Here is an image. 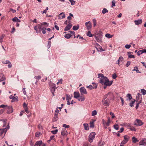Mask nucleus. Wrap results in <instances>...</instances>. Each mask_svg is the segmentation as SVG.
<instances>
[{
	"mask_svg": "<svg viewBox=\"0 0 146 146\" xmlns=\"http://www.w3.org/2000/svg\"><path fill=\"white\" fill-rule=\"evenodd\" d=\"M98 78H100L99 82L102 85L110 86L112 83V81H110L108 78L107 77L104 76L102 74H99Z\"/></svg>",
	"mask_w": 146,
	"mask_h": 146,
	"instance_id": "obj_1",
	"label": "nucleus"
},
{
	"mask_svg": "<svg viewBox=\"0 0 146 146\" xmlns=\"http://www.w3.org/2000/svg\"><path fill=\"white\" fill-rule=\"evenodd\" d=\"M38 29L39 33L42 31L43 34L46 33V27L48 25V24L46 22H44L38 24Z\"/></svg>",
	"mask_w": 146,
	"mask_h": 146,
	"instance_id": "obj_2",
	"label": "nucleus"
},
{
	"mask_svg": "<svg viewBox=\"0 0 146 146\" xmlns=\"http://www.w3.org/2000/svg\"><path fill=\"white\" fill-rule=\"evenodd\" d=\"M49 84L50 91L53 96H54V92H55V89H56L55 84L52 83L51 81L49 82Z\"/></svg>",
	"mask_w": 146,
	"mask_h": 146,
	"instance_id": "obj_3",
	"label": "nucleus"
},
{
	"mask_svg": "<svg viewBox=\"0 0 146 146\" xmlns=\"http://www.w3.org/2000/svg\"><path fill=\"white\" fill-rule=\"evenodd\" d=\"M9 124H8L6 127L5 128L0 129V136L5 135L7 131L9 129Z\"/></svg>",
	"mask_w": 146,
	"mask_h": 146,
	"instance_id": "obj_4",
	"label": "nucleus"
},
{
	"mask_svg": "<svg viewBox=\"0 0 146 146\" xmlns=\"http://www.w3.org/2000/svg\"><path fill=\"white\" fill-rule=\"evenodd\" d=\"M95 37L98 42H102V36L101 34L100 33L96 34L95 35Z\"/></svg>",
	"mask_w": 146,
	"mask_h": 146,
	"instance_id": "obj_5",
	"label": "nucleus"
},
{
	"mask_svg": "<svg viewBox=\"0 0 146 146\" xmlns=\"http://www.w3.org/2000/svg\"><path fill=\"white\" fill-rule=\"evenodd\" d=\"M96 133L95 132H92L90 133L89 136V141L91 143L93 141L95 138Z\"/></svg>",
	"mask_w": 146,
	"mask_h": 146,
	"instance_id": "obj_6",
	"label": "nucleus"
},
{
	"mask_svg": "<svg viewBox=\"0 0 146 146\" xmlns=\"http://www.w3.org/2000/svg\"><path fill=\"white\" fill-rule=\"evenodd\" d=\"M110 122V118L108 119L107 122H106L103 119L102 120V123L103 124L104 127L106 129L107 127L109 125Z\"/></svg>",
	"mask_w": 146,
	"mask_h": 146,
	"instance_id": "obj_7",
	"label": "nucleus"
},
{
	"mask_svg": "<svg viewBox=\"0 0 146 146\" xmlns=\"http://www.w3.org/2000/svg\"><path fill=\"white\" fill-rule=\"evenodd\" d=\"M85 25L88 30L90 31L91 30L92 27V24L90 21H88L86 22L85 23Z\"/></svg>",
	"mask_w": 146,
	"mask_h": 146,
	"instance_id": "obj_8",
	"label": "nucleus"
},
{
	"mask_svg": "<svg viewBox=\"0 0 146 146\" xmlns=\"http://www.w3.org/2000/svg\"><path fill=\"white\" fill-rule=\"evenodd\" d=\"M134 124L135 125L140 126L142 125L143 123L141 120L137 119L134 122Z\"/></svg>",
	"mask_w": 146,
	"mask_h": 146,
	"instance_id": "obj_9",
	"label": "nucleus"
},
{
	"mask_svg": "<svg viewBox=\"0 0 146 146\" xmlns=\"http://www.w3.org/2000/svg\"><path fill=\"white\" fill-rule=\"evenodd\" d=\"M80 91L82 94H87V93L86 90L84 87H81L80 89Z\"/></svg>",
	"mask_w": 146,
	"mask_h": 146,
	"instance_id": "obj_10",
	"label": "nucleus"
},
{
	"mask_svg": "<svg viewBox=\"0 0 146 146\" xmlns=\"http://www.w3.org/2000/svg\"><path fill=\"white\" fill-rule=\"evenodd\" d=\"M139 144L141 145H146V139H144L141 140L139 142Z\"/></svg>",
	"mask_w": 146,
	"mask_h": 146,
	"instance_id": "obj_11",
	"label": "nucleus"
},
{
	"mask_svg": "<svg viewBox=\"0 0 146 146\" xmlns=\"http://www.w3.org/2000/svg\"><path fill=\"white\" fill-rule=\"evenodd\" d=\"M96 48L98 51L101 52L105 51L104 50L102 49V46L99 45L98 44L97 45Z\"/></svg>",
	"mask_w": 146,
	"mask_h": 146,
	"instance_id": "obj_12",
	"label": "nucleus"
},
{
	"mask_svg": "<svg viewBox=\"0 0 146 146\" xmlns=\"http://www.w3.org/2000/svg\"><path fill=\"white\" fill-rule=\"evenodd\" d=\"M72 26V24L71 23H69L64 28L65 31H68L70 29Z\"/></svg>",
	"mask_w": 146,
	"mask_h": 146,
	"instance_id": "obj_13",
	"label": "nucleus"
},
{
	"mask_svg": "<svg viewBox=\"0 0 146 146\" xmlns=\"http://www.w3.org/2000/svg\"><path fill=\"white\" fill-rule=\"evenodd\" d=\"M58 19H64L65 17V15L64 13H62L58 15Z\"/></svg>",
	"mask_w": 146,
	"mask_h": 146,
	"instance_id": "obj_14",
	"label": "nucleus"
},
{
	"mask_svg": "<svg viewBox=\"0 0 146 146\" xmlns=\"http://www.w3.org/2000/svg\"><path fill=\"white\" fill-rule=\"evenodd\" d=\"M61 133V135L63 136L66 135L68 134L65 129H62Z\"/></svg>",
	"mask_w": 146,
	"mask_h": 146,
	"instance_id": "obj_15",
	"label": "nucleus"
},
{
	"mask_svg": "<svg viewBox=\"0 0 146 146\" xmlns=\"http://www.w3.org/2000/svg\"><path fill=\"white\" fill-rule=\"evenodd\" d=\"M74 97L75 98H78L80 96L79 93L78 92H74Z\"/></svg>",
	"mask_w": 146,
	"mask_h": 146,
	"instance_id": "obj_16",
	"label": "nucleus"
},
{
	"mask_svg": "<svg viewBox=\"0 0 146 146\" xmlns=\"http://www.w3.org/2000/svg\"><path fill=\"white\" fill-rule=\"evenodd\" d=\"M110 103V100L109 99L106 100L104 102L103 104L104 106H109Z\"/></svg>",
	"mask_w": 146,
	"mask_h": 146,
	"instance_id": "obj_17",
	"label": "nucleus"
},
{
	"mask_svg": "<svg viewBox=\"0 0 146 146\" xmlns=\"http://www.w3.org/2000/svg\"><path fill=\"white\" fill-rule=\"evenodd\" d=\"M134 22L136 25H138L142 23V20L141 19H139L137 20H135Z\"/></svg>",
	"mask_w": 146,
	"mask_h": 146,
	"instance_id": "obj_18",
	"label": "nucleus"
},
{
	"mask_svg": "<svg viewBox=\"0 0 146 146\" xmlns=\"http://www.w3.org/2000/svg\"><path fill=\"white\" fill-rule=\"evenodd\" d=\"M86 87L89 88L90 90H92L94 88H97V85H95V86H93L91 85H90L89 86H87Z\"/></svg>",
	"mask_w": 146,
	"mask_h": 146,
	"instance_id": "obj_19",
	"label": "nucleus"
},
{
	"mask_svg": "<svg viewBox=\"0 0 146 146\" xmlns=\"http://www.w3.org/2000/svg\"><path fill=\"white\" fill-rule=\"evenodd\" d=\"M5 79L4 75L2 74H0V82L2 81Z\"/></svg>",
	"mask_w": 146,
	"mask_h": 146,
	"instance_id": "obj_20",
	"label": "nucleus"
},
{
	"mask_svg": "<svg viewBox=\"0 0 146 146\" xmlns=\"http://www.w3.org/2000/svg\"><path fill=\"white\" fill-rule=\"evenodd\" d=\"M95 121V120H92V121L90 122V127L91 128H93L94 127V122Z\"/></svg>",
	"mask_w": 146,
	"mask_h": 146,
	"instance_id": "obj_21",
	"label": "nucleus"
},
{
	"mask_svg": "<svg viewBox=\"0 0 146 146\" xmlns=\"http://www.w3.org/2000/svg\"><path fill=\"white\" fill-rule=\"evenodd\" d=\"M132 53V52H127V55H128V58H134L135 57L133 55L131 54Z\"/></svg>",
	"mask_w": 146,
	"mask_h": 146,
	"instance_id": "obj_22",
	"label": "nucleus"
},
{
	"mask_svg": "<svg viewBox=\"0 0 146 146\" xmlns=\"http://www.w3.org/2000/svg\"><path fill=\"white\" fill-rule=\"evenodd\" d=\"M7 120L6 119H4V120H3V127H6L7 126L8 124L9 123H7Z\"/></svg>",
	"mask_w": 146,
	"mask_h": 146,
	"instance_id": "obj_23",
	"label": "nucleus"
},
{
	"mask_svg": "<svg viewBox=\"0 0 146 146\" xmlns=\"http://www.w3.org/2000/svg\"><path fill=\"white\" fill-rule=\"evenodd\" d=\"M42 142L41 141H39L36 142L34 146H40L42 144Z\"/></svg>",
	"mask_w": 146,
	"mask_h": 146,
	"instance_id": "obj_24",
	"label": "nucleus"
},
{
	"mask_svg": "<svg viewBox=\"0 0 146 146\" xmlns=\"http://www.w3.org/2000/svg\"><path fill=\"white\" fill-rule=\"evenodd\" d=\"M12 20L14 22H20L21 20L17 17H15L12 19Z\"/></svg>",
	"mask_w": 146,
	"mask_h": 146,
	"instance_id": "obj_25",
	"label": "nucleus"
},
{
	"mask_svg": "<svg viewBox=\"0 0 146 146\" xmlns=\"http://www.w3.org/2000/svg\"><path fill=\"white\" fill-rule=\"evenodd\" d=\"M78 99L79 101H80L81 102L85 100L84 96H80V97L78 98Z\"/></svg>",
	"mask_w": 146,
	"mask_h": 146,
	"instance_id": "obj_26",
	"label": "nucleus"
},
{
	"mask_svg": "<svg viewBox=\"0 0 146 146\" xmlns=\"http://www.w3.org/2000/svg\"><path fill=\"white\" fill-rule=\"evenodd\" d=\"M135 102V99H133L130 102L129 104V105L131 107H133V104Z\"/></svg>",
	"mask_w": 146,
	"mask_h": 146,
	"instance_id": "obj_27",
	"label": "nucleus"
},
{
	"mask_svg": "<svg viewBox=\"0 0 146 146\" xmlns=\"http://www.w3.org/2000/svg\"><path fill=\"white\" fill-rule=\"evenodd\" d=\"M123 137L124 139V140L127 142L128 141L129 139H130L129 136L127 135H124L123 136Z\"/></svg>",
	"mask_w": 146,
	"mask_h": 146,
	"instance_id": "obj_28",
	"label": "nucleus"
},
{
	"mask_svg": "<svg viewBox=\"0 0 146 146\" xmlns=\"http://www.w3.org/2000/svg\"><path fill=\"white\" fill-rule=\"evenodd\" d=\"M86 35L89 37H92L93 36V35H92L90 31H89L86 33Z\"/></svg>",
	"mask_w": 146,
	"mask_h": 146,
	"instance_id": "obj_29",
	"label": "nucleus"
},
{
	"mask_svg": "<svg viewBox=\"0 0 146 146\" xmlns=\"http://www.w3.org/2000/svg\"><path fill=\"white\" fill-rule=\"evenodd\" d=\"M83 125L84 126V128L86 130H88L89 129L88 125L87 123H84L83 124Z\"/></svg>",
	"mask_w": 146,
	"mask_h": 146,
	"instance_id": "obj_30",
	"label": "nucleus"
},
{
	"mask_svg": "<svg viewBox=\"0 0 146 146\" xmlns=\"http://www.w3.org/2000/svg\"><path fill=\"white\" fill-rule=\"evenodd\" d=\"M58 114L57 113H55L54 115V121H56L58 119Z\"/></svg>",
	"mask_w": 146,
	"mask_h": 146,
	"instance_id": "obj_31",
	"label": "nucleus"
},
{
	"mask_svg": "<svg viewBox=\"0 0 146 146\" xmlns=\"http://www.w3.org/2000/svg\"><path fill=\"white\" fill-rule=\"evenodd\" d=\"M41 77L40 76H35V79H36V83L41 78Z\"/></svg>",
	"mask_w": 146,
	"mask_h": 146,
	"instance_id": "obj_32",
	"label": "nucleus"
},
{
	"mask_svg": "<svg viewBox=\"0 0 146 146\" xmlns=\"http://www.w3.org/2000/svg\"><path fill=\"white\" fill-rule=\"evenodd\" d=\"M132 142L135 143L137 142H138L139 141L135 137H133L132 138Z\"/></svg>",
	"mask_w": 146,
	"mask_h": 146,
	"instance_id": "obj_33",
	"label": "nucleus"
},
{
	"mask_svg": "<svg viewBox=\"0 0 146 146\" xmlns=\"http://www.w3.org/2000/svg\"><path fill=\"white\" fill-rule=\"evenodd\" d=\"M79 27V26L78 25H77V26H74L73 27V29L74 31H76L78 29Z\"/></svg>",
	"mask_w": 146,
	"mask_h": 146,
	"instance_id": "obj_34",
	"label": "nucleus"
},
{
	"mask_svg": "<svg viewBox=\"0 0 146 146\" xmlns=\"http://www.w3.org/2000/svg\"><path fill=\"white\" fill-rule=\"evenodd\" d=\"M72 95H71V96H70L69 94H67L66 95V100H70L72 97Z\"/></svg>",
	"mask_w": 146,
	"mask_h": 146,
	"instance_id": "obj_35",
	"label": "nucleus"
},
{
	"mask_svg": "<svg viewBox=\"0 0 146 146\" xmlns=\"http://www.w3.org/2000/svg\"><path fill=\"white\" fill-rule=\"evenodd\" d=\"M5 36V35L3 34L0 36V42L2 43L3 41V39Z\"/></svg>",
	"mask_w": 146,
	"mask_h": 146,
	"instance_id": "obj_36",
	"label": "nucleus"
},
{
	"mask_svg": "<svg viewBox=\"0 0 146 146\" xmlns=\"http://www.w3.org/2000/svg\"><path fill=\"white\" fill-rule=\"evenodd\" d=\"M71 36V35L70 34H67L64 35L65 38L69 39Z\"/></svg>",
	"mask_w": 146,
	"mask_h": 146,
	"instance_id": "obj_37",
	"label": "nucleus"
},
{
	"mask_svg": "<svg viewBox=\"0 0 146 146\" xmlns=\"http://www.w3.org/2000/svg\"><path fill=\"white\" fill-rule=\"evenodd\" d=\"M108 12V11L106 8H104L102 11V13L104 14L105 13H107Z\"/></svg>",
	"mask_w": 146,
	"mask_h": 146,
	"instance_id": "obj_38",
	"label": "nucleus"
},
{
	"mask_svg": "<svg viewBox=\"0 0 146 146\" xmlns=\"http://www.w3.org/2000/svg\"><path fill=\"white\" fill-rule=\"evenodd\" d=\"M105 36L108 38H110L112 37L113 35H111L107 33L105 35Z\"/></svg>",
	"mask_w": 146,
	"mask_h": 146,
	"instance_id": "obj_39",
	"label": "nucleus"
},
{
	"mask_svg": "<svg viewBox=\"0 0 146 146\" xmlns=\"http://www.w3.org/2000/svg\"><path fill=\"white\" fill-rule=\"evenodd\" d=\"M93 26L94 27H95L96 25V19H94L93 20Z\"/></svg>",
	"mask_w": 146,
	"mask_h": 146,
	"instance_id": "obj_40",
	"label": "nucleus"
},
{
	"mask_svg": "<svg viewBox=\"0 0 146 146\" xmlns=\"http://www.w3.org/2000/svg\"><path fill=\"white\" fill-rule=\"evenodd\" d=\"M38 25H37L35 26L34 27V29L36 31V32L37 33H39V32L38 31V30L37 29V28L38 29Z\"/></svg>",
	"mask_w": 146,
	"mask_h": 146,
	"instance_id": "obj_41",
	"label": "nucleus"
},
{
	"mask_svg": "<svg viewBox=\"0 0 146 146\" xmlns=\"http://www.w3.org/2000/svg\"><path fill=\"white\" fill-rule=\"evenodd\" d=\"M141 92L143 95H145L146 94V91L144 89H141Z\"/></svg>",
	"mask_w": 146,
	"mask_h": 146,
	"instance_id": "obj_42",
	"label": "nucleus"
},
{
	"mask_svg": "<svg viewBox=\"0 0 146 146\" xmlns=\"http://www.w3.org/2000/svg\"><path fill=\"white\" fill-rule=\"evenodd\" d=\"M97 114V112L96 110H94L92 112V115L93 116L96 115Z\"/></svg>",
	"mask_w": 146,
	"mask_h": 146,
	"instance_id": "obj_43",
	"label": "nucleus"
},
{
	"mask_svg": "<svg viewBox=\"0 0 146 146\" xmlns=\"http://www.w3.org/2000/svg\"><path fill=\"white\" fill-rule=\"evenodd\" d=\"M123 60V57L121 56L119 57V59L118 60V62H121Z\"/></svg>",
	"mask_w": 146,
	"mask_h": 146,
	"instance_id": "obj_44",
	"label": "nucleus"
},
{
	"mask_svg": "<svg viewBox=\"0 0 146 146\" xmlns=\"http://www.w3.org/2000/svg\"><path fill=\"white\" fill-rule=\"evenodd\" d=\"M126 97L127 98H128L129 100H131L132 98L131 95L130 94H127L126 96Z\"/></svg>",
	"mask_w": 146,
	"mask_h": 146,
	"instance_id": "obj_45",
	"label": "nucleus"
},
{
	"mask_svg": "<svg viewBox=\"0 0 146 146\" xmlns=\"http://www.w3.org/2000/svg\"><path fill=\"white\" fill-rule=\"evenodd\" d=\"M133 71H136L137 73H141L140 72H139V70H138V68L137 67H135L134 68V69L133 70Z\"/></svg>",
	"mask_w": 146,
	"mask_h": 146,
	"instance_id": "obj_46",
	"label": "nucleus"
},
{
	"mask_svg": "<svg viewBox=\"0 0 146 146\" xmlns=\"http://www.w3.org/2000/svg\"><path fill=\"white\" fill-rule=\"evenodd\" d=\"M40 134V133L39 132H37L35 133V136L36 137H38L39 136Z\"/></svg>",
	"mask_w": 146,
	"mask_h": 146,
	"instance_id": "obj_47",
	"label": "nucleus"
},
{
	"mask_svg": "<svg viewBox=\"0 0 146 146\" xmlns=\"http://www.w3.org/2000/svg\"><path fill=\"white\" fill-rule=\"evenodd\" d=\"M114 128L116 130H117L119 129V126L117 124L114 125Z\"/></svg>",
	"mask_w": 146,
	"mask_h": 146,
	"instance_id": "obj_48",
	"label": "nucleus"
},
{
	"mask_svg": "<svg viewBox=\"0 0 146 146\" xmlns=\"http://www.w3.org/2000/svg\"><path fill=\"white\" fill-rule=\"evenodd\" d=\"M58 130L57 129H55V130L52 131L51 132L54 134H55L58 132Z\"/></svg>",
	"mask_w": 146,
	"mask_h": 146,
	"instance_id": "obj_49",
	"label": "nucleus"
},
{
	"mask_svg": "<svg viewBox=\"0 0 146 146\" xmlns=\"http://www.w3.org/2000/svg\"><path fill=\"white\" fill-rule=\"evenodd\" d=\"M3 64H8V63H9V60H5V61H3L2 62Z\"/></svg>",
	"mask_w": 146,
	"mask_h": 146,
	"instance_id": "obj_50",
	"label": "nucleus"
},
{
	"mask_svg": "<svg viewBox=\"0 0 146 146\" xmlns=\"http://www.w3.org/2000/svg\"><path fill=\"white\" fill-rule=\"evenodd\" d=\"M125 47L127 49H129L131 47V45L130 44H126Z\"/></svg>",
	"mask_w": 146,
	"mask_h": 146,
	"instance_id": "obj_51",
	"label": "nucleus"
},
{
	"mask_svg": "<svg viewBox=\"0 0 146 146\" xmlns=\"http://www.w3.org/2000/svg\"><path fill=\"white\" fill-rule=\"evenodd\" d=\"M115 1L114 0H113L112 1L111 7H113L115 6Z\"/></svg>",
	"mask_w": 146,
	"mask_h": 146,
	"instance_id": "obj_52",
	"label": "nucleus"
},
{
	"mask_svg": "<svg viewBox=\"0 0 146 146\" xmlns=\"http://www.w3.org/2000/svg\"><path fill=\"white\" fill-rule=\"evenodd\" d=\"M51 44V41H48V43L47 46L48 47V48H49Z\"/></svg>",
	"mask_w": 146,
	"mask_h": 146,
	"instance_id": "obj_53",
	"label": "nucleus"
},
{
	"mask_svg": "<svg viewBox=\"0 0 146 146\" xmlns=\"http://www.w3.org/2000/svg\"><path fill=\"white\" fill-rule=\"evenodd\" d=\"M70 1L72 5H74L75 3V2L73 0H69Z\"/></svg>",
	"mask_w": 146,
	"mask_h": 146,
	"instance_id": "obj_54",
	"label": "nucleus"
},
{
	"mask_svg": "<svg viewBox=\"0 0 146 146\" xmlns=\"http://www.w3.org/2000/svg\"><path fill=\"white\" fill-rule=\"evenodd\" d=\"M63 127L65 128H68L70 126L69 125H66V124H64L63 125Z\"/></svg>",
	"mask_w": 146,
	"mask_h": 146,
	"instance_id": "obj_55",
	"label": "nucleus"
},
{
	"mask_svg": "<svg viewBox=\"0 0 146 146\" xmlns=\"http://www.w3.org/2000/svg\"><path fill=\"white\" fill-rule=\"evenodd\" d=\"M131 62L130 61H127L126 64V66L128 67L130 65Z\"/></svg>",
	"mask_w": 146,
	"mask_h": 146,
	"instance_id": "obj_56",
	"label": "nucleus"
},
{
	"mask_svg": "<svg viewBox=\"0 0 146 146\" xmlns=\"http://www.w3.org/2000/svg\"><path fill=\"white\" fill-rule=\"evenodd\" d=\"M108 94H106L105 96H104V98H103V99L102 101V102H104V100L107 98V97L108 96Z\"/></svg>",
	"mask_w": 146,
	"mask_h": 146,
	"instance_id": "obj_57",
	"label": "nucleus"
},
{
	"mask_svg": "<svg viewBox=\"0 0 146 146\" xmlns=\"http://www.w3.org/2000/svg\"><path fill=\"white\" fill-rule=\"evenodd\" d=\"M127 141H125L124 140H123L121 142V144L124 145V144H126V143H127Z\"/></svg>",
	"mask_w": 146,
	"mask_h": 146,
	"instance_id": "obj_58",
	"label": "nucleus"
},
{
	"mask_svg": "<svg viewBox=\"0 0 146 146\" xmlns=\"http://www.w3.org/2000/svg\"><path fill=\"white\" fill-rule=\"evenodd\" d=\"M142 54V53L141 50L138 51L137 53V54L138 56H139Z\"/></svg>",
	"mask_w": 146,
	"mask_h": 146,
	"instance_id": "obj_59",
	"label": "nucleus"
},
{
	"mask_svg": "<svg viewBox=\"0 0 146 146\" xmlns=\"http://www.w3.org/2000/svg\"><path fill=\"white\" fill-rule=\"evenodd\" d=\"M9 111H10V113H11L13 112V109L12 107H10L9 108Z\"/></svg>",
	"mask_w": 146,
	"mask_h": 146,
	"instance_id": "obj_60",
	"label": "nucleus"
},
{
	"mask_svg": "<svg viewBox=\"0 0 146 146\" xmlns=\"http://www.w3.org/2000/svg\"><path fill=\"white\" fill-rule=\"evenodd\" d=\"M23 106L24 108L27 107V104H26L25 103H24L23 104Z\"/></svg>",
	"mask_w": 146,
	"mask_h": 146,
	"instance_id": "obj_61",
	"label": "nucleus"
},
{
	"mask_svg": "<svg viewBox=\"0 0 146 146\" xmlns=\"http://www.w3.org/2000/svg\"><path fill=\"white\" fill-rule=\"evenodd\" d=\"M4 111V109L0 110V115L3 113Z\"/></svg>",
	"mask_w": 146,
	"mask_h": 146,
	"instance_id": "obj_62",
	"label": "nucleus"
},
{
	"mask_svg": "<svg viewBox=\"0 0 146 146\" xmlns=\"http://www.w3.org/2000/svg\"><path fill=\"white\" fill-rule=\"evenodd\" d=\"M110 115H111V116L112 118H113L115 116L114 115L113 113L112 112H111L110 113Z\"/></svg>",
	"mask_w": 146,
	"mask_h": 146,
	"instance_id": "obj_63",
	"label": "nucleus"
},
{
	"mask_svg": "<svg viewBox=\"0 0 146 146\" xmlns=\"http://www.w3.org/2000/svg\"><path fill=\"white\" fill-rule=\"evenodd\" d=\"M117 77V76L115 74H113L112 75V78L114 79H115Z\"/></svg>",
	"mask_w": 146,
	"mask_h": 146,
	"instance_id": "obj_64",
	"label": "nucleus"
}]
</instances>
